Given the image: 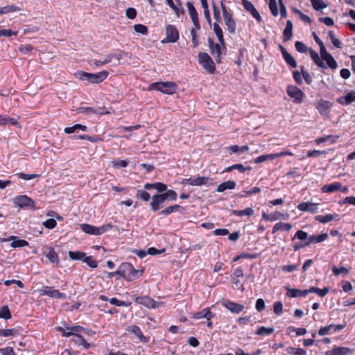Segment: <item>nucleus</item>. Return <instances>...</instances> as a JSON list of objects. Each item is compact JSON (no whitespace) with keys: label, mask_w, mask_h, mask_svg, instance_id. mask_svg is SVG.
<instances>
[{"label":"nucleus","mask_w":355,"mask_h":355,"mask_svg":"<svg viewBox=\"0 0 355 355\" xmlns=\"http://www.w3.org/2000/svg\"><path fill=\"white\" fill-rule=\"evenodd\" d=\"M137 196L146 202L148 201L150 198L149 193L144 190H139L137 191Z\"/></svg>","instance_id":"obj_60"},{"label":"nucleus","mask_w":355,"mask_h":355,"mask_svg":"<svg viewBox=\"0 0 355 355\" xmlns=\"http://www.w3.org/2000/svg\"><path fill=\"white\" fill-rule=\"evenodd\" d=\"M286 351L288 354L294 355H305L306 353L302 348L288 347Z\"/></svg>","instance_id":"obj_48"},{"label":"nucleus","mask_w":355,"mask_h":355,"mask_svg":"<svg viewBox=\"0 0 355 355\" xmlns=\"http://www.w3.org/2000/svg\"><path fill=\"white\" fill-rule=\"evenodd\" d=\"M242 4H243V7L245 8V9L246 10H248V12H250L254 19H256L258 21H261V17L259 13L258 12V11L257 10V9L254 6V5L250 1H249L248 0H243Z\"/></svg>","instance_id":"obj_20"},{"label":"nucleus","mask_w":355,"mask_h":355,"mask_svg":"<svg viewBox=\"0 0 355 355\" xmlns=\"http://www.w3.org/2000/svg\"><path fill=\"white\" fill-rule=\"evenodd\" d=\"M214 317V314L212 312H211L210 308L204 309L203 310L194 313L193 314V318L198 320L205 318L207 320H210Z\"/></svg>","instance_id":"obj_24"},{"label":"nucleus","mask_w":355,"mask_h":355,"mask_svg":"<svg viewBox=\"0 0 355 355\" xmlns=\"http://www.w3.org/2000/svg\"><path fill=\"white\" fill-rule=\"evenodd\" d=\"M40 294L42 295H47L49 297L57 299L66 298V294L60 293L58 290H55L50 286H45L40 290Z\"/></svg>","instance_id":"obj_11"},{"label":"nucleus","mask_w":355,"mask_h":355,"mask_svg":"<svg viewBox=\"0 0 355 355\" xmlns=\"http://www.w3.org/2000/svg\"><path fill=\"white\" fill-rule=\"evenodd\" d=\"M83 261L92 268H96L98 266L96 261L92 256H85V257L83 259Z\"/></svg>","instance_id":"obj_54"},{"label":"nucleus","mask_w":355,"mask_h":355,"mask_svg":"<svg viewBox=\"0 0 355 355\" xmlns=\"http://www.w3.org/2000/svg\"><path fill=\"white\" fill-rule=\"evenodd\" d=\"M213 30L218 40V42H220L221 44H224L225 42H224V38H223V31H222L221 28L220 27V26L218 25V24L214 23Z\"/></svg>","instance_id":"obj_40"},{"label":"nucleus","mask_w":355,"mask_h":355,"mask_svg":"<svg viewBox=\"0 0 355 355\" xmlns=\"http://www.w3.org/2000/svg\"><path fill=\"white\" fill-rule=\"evenodd\" d=\"M332 272L336 276H338L341 274H348L349 270L345 267L337 268L336 266H332Z\"/></svg>","instance_id":"obj_50"},{"label":"nucleus","mask_w":355,"mask_h":355,"mask_svg":"<svg viewBox=\"0 0 355 355\" xmlns=\"http://www.w3.org/2000/svg\"><path fill=\"white\" fill-rule=\"evenodd\" d=\"M254 210L250 207H248L243 210L235 209V210L232 211V214L234 216H239V217H241L243 216H251L254 214Z\"/></svg>","instance_id":"obj_35"},{"label":"nucleus","mask_w":355,"mask_h":355,"mask_svg":"<svg viewBox=\"0 0 355 355\" xmlns=\"http://www.w3.org/2000/svg\"><path fill=\"white\" fill-rule=\"evenodd\" d=\"M269 8L273 16L277 17L279 15L278 6L276 0H269Z\"/></svg>","instance_id":"obj_47"},{"label":"nucleus","mask_w":355,"mask_h":355,"mask_svg":"<svg viewBox=\"0 0 355 355\" xmlns=\"http://www.w3.org/2000/svg\"><path fill=\"white\" fill-rule=\"evenodd\" d=\"M287 94L293 99L295 103H301L304 98L303 92L296 86L289 85L286 89Z\"/></svg>","instance_id":"obj_8"},{"label":"nucleus","mask_w":355,"mask_h":355,"mask_svg":"<svg viewBox=\"0 0 355 355\" xmlns=\"http://www.w3.org/2000/svg\"><path fill=\"white\" fill-rule=\"evenodd\" d=\"M198 61L201 66L209 73H213L215 71V64L211 57L207 53H199Z\"/></svg>","instance_id":"obj_6"},{"label":"nucleus","mask_w":355,"mask_h":355,"mask_svg":"<svg viewBox=\"0 0 355 355\" xmlns=\"http://www.w3.org/2000/svg\"><path fill=\"white\" fill-rule=\"evenodd\" d=\"M86 254L80 251H69V257L72 260H82L85 257Z\"/></svg>","instance_id":"obj_42"},{"label":"nucleus","mask_w":355,"mask_h":355,"mask_svg":"<svg viewBox=\"0 0 355 355\" xmlns=\"http://www.w3.org/2000/svg\"><path fill=\"white\" fill-rule=\"evenodd\" d=\"M275 329L272 327H265L261 326L258 328L256 334L259 336H268L274 332Z\"/></svg>","instance_id":"obj_43"},{"label":"nucleus","mask_w":355,"mask_h":355,"mask_svg":"<svg viewBox=\"0 0 355 355\" xmlns=\"http://www.w3.org/2000/svg\"><path fill=\"white\" fill-rule=\"evenodd\" d=\"M127 331L134 334L141 342L147 343L148 339L144 336L141 329L136 325H130L127 327Z\"/></svg>","instance_id":"obj_21"},{"label":"nucleus","mask_w":355,"mask_h":355,"mask_svg":"<svg viewBox=\"0 0 355 355\" xmlns=\"http://www.w3.org/2000/svg\"><path fill=\"white\" fill-rule=\"evenodd\" d=\"M135 302L148 309H156L163 305L162 302L155 301L148 296L136 297Z\"/></svg>","instance_id":"obj_7"},{"label":"nucleus","mask_w":355,"mask_h":355,"mask_svg":"<svg viewBox=\"0 0 355 355\" xmlns=\"http://www.w3.org/2000/svg\"><path fill=\"white\" fill-rule=\"evenodd\" d=\"M162 195L164 196L165 200L168 199L172 201L176 200L178 197L177 193L173 190H166L164 193H162Z\"/></svg>","instance_id":"obj_51"},{"label":"nucleus","mask_w":355,"mask_h":355,"mask_svg":"<svg viewBox=\"0 0 355 355\" xmlns=\"http://www.w3.org/2000/svg\"><path fill=\"white\" fill-rule=\"evenodd\" d=\"M287 295L290 297H305L308 295V290L287 288Z\"/></svg>","instance_id":"obj_29"},{"label":"nucleus","mask_w":355,"mask_h":355,"mask_svg":"<svg viewBox=\"0 0 355 355\" xmlns=\"http://www.w3.org/2000/svg\"><path fill=\"white\" fill-rule=\"evenodd\" d=\"M274 312L276 315H279L283 311V305L280 301L276 302L273 305Z\"/></svg>","instance_id":"obj_62"},{"label":"nucleus","mask_w":355,"mask_h":355,"mask_svg":"<svg viewBox=\"0 0 355 355\" xmlns=\"http://www.w3.org/2000/svg\"><path fill=\"white\" fill-rule=\"evenodd\" d=\"M150 89L159 91L163 94L171 95L176 93L178 85L174 82H157L150 85Z\"/></svg>","instance_id":"obj_2"},{"label":"nucleus","mask_w":355,"mask_h":355,"mask_svg":"<svg viewBox=\"0 0 355 355\" xmlns=\"http://www.w3.org/2000/svg\"><path fill=\"white\" fill-rule=\"evenodd\" d=\"M292 229V225L288 223H277L272 228V233L275 234L277 231L289 232Z\"/></svg>","instance_id":"obj_30"},{"label":"nucleus","mask_w":355,"mask_h":355,"mask_svg":"<svg viewBox=\"0 0 355 355\" xmlns=\"http://www.w3.org/2000/svg\"><path fill=\"white\" fill-rule=\"evenodd\" d=\"M114 57H115V55L109 54L107 55L103 60H93L92 62L96 67H100L110 63Z\"/></svg>","instance_id":"obj_34"},{"label":"nucleus","mask_w":355,"mask_h":355,"mask_svg":"<svg viewBox=\"0 0 355 355\" xmlns=\"http://www.w3.org/2000/svg\"><path fill=\"white\" fill-rule=\"evenodd\" d=\"M11 318V314L8 306H3L0 309V318L8 320Z\"/></svg>","instance_id":"obj_49"},{"label":"nucleus","mask_w":355,"mask_h":355,"mask_svg":"<svg viewBox=\"0 0 355 355\" xmlns=\"http://www.w3.org/2000/svg\"><path fill=\"white\" fill-rule=\"evenodd\" d=\"M14 204L22 209H35V202L26 195L17 196L13 199Z\"/></svg>","instance_id":"obj_5"},{"label":"nucleus","mask_w":355,"mask_h":355,"mask_svg":"<svg viewBox=\"0 0 355 355\" xmlns=\"http://www.w3.org/2000/svg\"><path fill=\"white\" fill-rule=\"evenodd\" d=\"M227 149L230 154L238 153L239 155H240L244 152L248 151L249 150V147L246 145L242 146H239L238 145H233L227 147Z\"/></svg>","instance_id":"obj_32"},{"label":"nucleus","mask_w":355,"mask_h":355,"mask_svg":"<svg viewBox=\"0 0 355 355\" xmlns=\"http://www.w3.org/2000/svg\"><path fill=\"white\" fill-rule=\"evenodd\" d=\"M288 218V214L284 215V214L279 211L270 214V221H275L280 219H286Z\"/></svg>","instance_id":"obj_46"},{"label":"nucleus","mask_w":355,"mask_h":355,"mask_svg":"<svg viewBox=\"0 0 355 355\" xmlns=\"http://www.w3.org/2000/svg\"><path fill=\"white\" fill-rule=\"evenodd\" d=\"M331 106V104L329 101L322 100L318 103L317 108L320 114H325L327 113Z\"/></svg>","instance_id":"obj_33"},{"label":"nucleus","mask_w":355,"mask_h":355,"mask_svg":"<svg viewBox=\"0 0 355 355\" xmlns=\"http://www.w3.org/2000/svg\"><path fill=\"white\" fill-rule=\"evenodd\" d=\"M336 101L341 105L346 106L355 102V90H351L346 95L340 96Z\"/></svg>","instance_id":"obj_18"},{"label":"nucleus","mask_w":355,"mask_h":355,"mask_svg":"<svg viewBox=\"0 0 355 355\" xmlns=\"http://www.w3.org/2000/svg\"><path fill=\"white\" fill-rule=\"evenodd\" d=\"M221 304L227 309H228L231 313L236 314L241 313L245 308L244 305L230 301L229 300H223L221 301Z\"/></svg>","instance_id":"obj_9"},{"label":"nucleus","mask_w":355,"mask_h":355,"mask_svg":"<svg viewBox=\"0 0 355 355\" xmlns=\"http://www.w3.org/2000/svg\"><path fill=\"white\" fill-rule=\"evenodd\" d=\"M17 176L19 178L23 179V180H30L40 177V175H38V174H26V173H19L17 174Z\"/></svg>","instance_id":"obj_59"},{"label":"nucleus","mask_w":355,"mask_h":355,"mask_svg":"<svg viewBox=\"0 0 355 355\" xmlns=\"http://www.w3.org/2000/svg\"><path fill=\"white\" fill-rule=\"evenodd\" d=\"M221 8L223 11V17L224 19L225 24L227 26V29L231 34H234L236 30V24L235 20L233 19L232 13H230L227 9L225 6L221 1Z\"/></svg>","instance_id":"obj_4"},{"label":"nucleus","mask_w":355,"mask_h":355,"mask_svg":"<svg viewBox=\"0 0 355 355\" xmlns=\"http://www.w3.org/2000/svg\"><path fill=\"white\" fill-rule=\"evenodd\" d=\"M76 77L80 80H87L90 83L98 84L102 83L108 76V71H102L96 73H90L83 71L76 73Z\"/></svg>","instance_id":"obj_1"},{"label":"nucleus","mask_w":355,"mask_h":355,"mask_svg":"<svg viewBox=\"0 0 355 355\" xmlns=\"http://www.w3.org/2000/svg\"><path fill=\"white\" fill-rule=\"evenodd\" d=\"M20 8L15 5H8L4 7H0V15L8 14L10 12L20 10Z\"/></svg>","instance_id":"obj_37"},{"label":"nucleus","mask_w":355,"mask_h":355,"mask_svg":"<svg viewBox=\"0 0 355 355\" xmlns=\"http://www.w3.org/2000/svg\"><path fill=\"white\" fill-rule=\"evenodd\" d=\"M0 353L2 355H16L15 351L12 347L0 348Z\"/></svg>","instance_id":"obj_64"},{"label":"nucleus","mask_w":355,"mask_h":355,"mask_svg":"<svg viewBox=\"0 0 355 355\" xmlns=\"http://www.w3.org/2000/svg\"><path fill=\"white\" fill-rule=\"evenodd\" d=\"M134 29L135 32L138 33H141L142 35H147L148 34V28L146 26L143 24H135L134 26Z\"/></svg>","instance_id":"obj_55"},{"label":"nucleus","mask_w":355,"mask_h":355,"mask_svg":"<svg viewBox=\"0 0 355 355\" xmlns=\"http://www.w3.org/2000/svg\"><path fill=\"white\" fill-rule=\"evenodd\" d=\"M310 1L315 10H320L327 7V3L324 0H310Z\"/></svg>","instance_id":"obj_41"},{"label":"nucleus","mask_w":355,"mask_h":355,"mask_svg":"<svg viewBox=\"0 0 355 355\" xmlns=\"http://www.w3.org/2000/svg\"><path fill=\"white\" fill-rule=\"evenodd\" d=\"M345 324H330L321 327L318 331V334L321 336L331 334L344 329Z\"/></svg>","instance_id":"obj_13"},{"label":"nucleus","mask_w":355,"mask_h":355,"mask_svg":"<svg viewBox=\"0 0 355 355\" xmlns=\"http://www.w3.org/2000/svg\"><path fill=\"white\" fill-rule=\"evenodd\" d=\"M8 241H12L10 246L12 248L26 247L29 245L28 242L26 240L20 239L15 236H10L8 238H0L1 243H6Z\"/></svg>","instance_id":"obj_10"},{"label":"nucleus","mask_w":355,"mask_h":355,"mask_svg":"<svg viewBox=\"0 0 355 355\" xmlns=\"http://www.w3.org/2000/svg\"><path fill=\"white\" fill-rule=\"evenodd\" d=\"M178 208H180V205H178L170 206V207H168L166 209H163L160 212V214H163V215H168V214H171L172 212L175 211V210H177Z\"/></svg>","instance_id":"obj_61"},{"label":"nucleus","mask_w":355,"mask_h":355,"mask_svg":"<svg viewBox=\"0 0 355 355\" xmlns=\"http://www.w3.org/2000/svg\"><path fill=\"white\" fill-rule=\"evenodd\" d=\"M236 184L234 181L228 180V181H226V182H224L220 184L218 186L216 191H217V192L221 193V192L225 191L227 189H230V190L234 189L236 188Z\"/></svg>","instance_id":"obj_28"},{"label":"nucleus","mask_w":355,"mask_h":355,"mask_svg":"<svg viewBox=\"0 0 355 355\" xmlns=\"http://www.w3.org/2000/svg\"><path fill=\"white\" fill-rule=\"evenodd\" d=\"M43 225L47 229H53L57 225V222L53 218H49L43 223Z\"/></svg>","instance_id":"obj_63"},{"label":"nucleus","mask_w":355,"mask_h":355,"mask_svg":"<svg viewBox=\"0 0 355 355\" xmlns=\"http://www.w3.org/2000/svg\"><path fill=\"white\" fill-rule=\"evenodd\" d=\"M80 227L81 230L86 234L98 236L111 230L113 225L110 223H107L100 227H96L90 224L83 223L80 225Z\"/></svg>","instance_id":"obj_3"},{"label":"nucleus","mask_w":355,"mask_h":355,"mask_svg":"<svg viewBox=\"0 0 355 355\" xmlns=\"http://www.w3.org/2000/svg\"><path fill=\"white\" fill-rule=\"evenodd\" d=\"M328 238L327 233L321 234L318 236L311 235L309 237V240L306 241V245L309 246L312 243H318L325 241Z\"/></svg>","instance_id":"obj_27"},{"label":"nucleus","mask_w":355,"mask_h":355,"mask_svg":"<svg viewBox=\"0 0 355 355\" xmlns=\"http://www.w3.org/2000/svg\"><path fill=\"white\" fill-rule=\"evenodd\" d=\"M282 56H283L285 62L288 65H290L293 68L297 67V62H296L295 60L289 53H288L286 51L285 49L282 48Z\"/></svg>","instance_id":"obj_31"},{"label":"nucleus","mask_w":355,"mask_h":355,"mask_svg":"<svg viewBox=\"0 0 355 355\" xmlns=\"http://www.w3.org/2000/svg\"><path fill=\"white\" fill-rule=\"evenodd\" d=\"M320 55H321V58L326 61L327 64H328V66L333 69H335L337 68L338 65H337V63L336 62V60H334V58H333V56L327 51L326 50V48H322V49H320Z\"/></svg>","instance_id":"obj_15"},{"label":"nucleus","mask_w":355,"mask_h":355,"mask_svg":"<svg viewBox=\"0 0 355 355\" xmlns=\"http://www.w3.org/2000/svg\"><path fill=\"white\" fill-rule=\"evenodd\" d=\"M187 6V8L189 10V13L190 15V17L192 19V21L193 23V25H194L196 29L199 30L200 28V25L198 21V12L196 11V8H194L193 5L191 2H188Z\"/></svg>","instance_id":"obj_22"},{"label":"nucleus","mask_w":355,"mask_h":355,"mask_svg":"<svg viewBox=\"0 0 355 355\" xmlns=\"http://www.w3.org/2000/svg\"><path fill=\"white\" fill-rule=\"evenodd\" d=\"M287 330L289 334L292 331H295L297 336H303L306 333V330L304 328H295L294 327H289Z\"/></svg>","instance_id":"obj_58"},{"label":"nucleus","mask_w":355,"mask_h":355,"mask_svg":"<svg viewBox=\"0 0 355 355\" xmlns=\"http://www.w3.org/2000/svg\"><path fill=\"white\" fill-rule=\"evenodd\" d=\"M352 353V350L345 347H334L331 350L327 351L325 355H348Z\"/></svg>","instance_id":"obj_23"},{"label":"nucleus","mask_w":355,"mask_h":355,"mask_svg":"<svg viewBox=\"0 0 355 355\" xmlns=\"http://www.w3.org/2000/svg\"><path fill=\"white\" fill-rule=\"evenodd\" d=\"M110 303L112 305L116 306H129L130 305V302H125L124 301L119 300L115 297H112L109 300Z\"/></svg>","instance_id":"obj_52"},{"label":"nucleus","mask_w":355,"mask_h":355,"mask_svg":"<svg viewBox=\"0 0 355 355\" xmlns=\"http://www.w3.org/2000/svg\"><path fill=\"white\" fill-rule=\"evenodd\" d=\"M309 237V236H308V234L306 232H304L302 230H298V231H297V232L293 237L292 240H295V239H297L301 241H304L306 239H307V241H308Z\"/></svg>","instance_id":"obj_53"},{"label":"nucleus","mask_w":355,"mask_h":355,"mask_svg":"<svg viewBox=\"0 0 355 355\" xmlns=\"http://www.w3.org/2000/svg\"><path fill=\"white\" fill-rule=\"evenodd\" d=\"M340 219V215L337 214H327L324 216H317L315 220L321 223L325 224L331 220H339Z\"/></svg>","instance_id":"obj_25"},{"label":"nucleus","mask_w":355,"mask_h":355,"mask_svg":"<svg viewBox=\"0 0 355 355\" xmlns=\"http://www.w3.org/2000/svg\"><path fill=\"white\" fill-rule=\"evenodd\" d=\"M208 43L211 51V53L215 57V59L217 60L218 59L220 58L221 54V47L225 45V43H214V42L210 38L208 40Z\"/></svg>","instance_id":"obj_17"},{"label":"nucleus","mask_w":355,"mask_h":355,"mask_svg":"<svg viewBox=\"0 0 355 355\" xmlns=\"http://www.w3.org/2000/svg\"><path fill=\"white\" fill-rule=\"evenodd\" d=\"M297 208L301 211H309L312 214H315L318 211V204L311 202H304L300 203L297 206Z\"/></svg>","instance_id":"obj_14"},{"label":"nucleus","mask_w":355,"mask_h":355,"mask_svg":"<svg viewBox=\"0 0 355 355\" xmlns=\"http://www.w3.org/2000/svg\"><path fill=\"white\" fill-rule=\"evenodd\" d=\"M18 34V31H14L11 29H1L0 30V37H11L12 35L16 36Z\"/></svg>","instance_id":"obj_57"},{"label":"nucleus","mask_w":355,"mask_h":355,"mask_svg":"<svg viewBox=\"0 0 355 355\" xmlns=\"http://www.w3.org/2000/svg\"><path fill=\"white\" fill-rule=\"evenodd\" d=\"M212 180L209 177H203V176H193L191 177V186L200 187V186H207L209 187L212 185L211 182Z\"/></svg>","instance_id":"obj_16"},{"label":"nucleus","mask_w":355,"mask_h":355,"mask_svg":"<svg viewBox=\"0 0 355 355\" xmlns=\"http://www.w3.org/2000/svg\"><path fill=\"white\" fill-rule=\"evenodd\" d=\"M78 327H67L66 329H64L62 327H60L58 329L59 331H62V335L64 336L68 337L69 336H73L75 333L73 331H78Z\"/></svg>","instance_id":"obj_44"},{"label":"nucleus","mask_w":355,"mask_h":355,"mask_svg":"<svg viewBox=\"0 0 355 355\" xmlns=\"http://www.w3.org/2000/svg\"><path fill=\"white\" fill-rule=\"evenodd\" d=\"M128 164L127 160L115 159L112 162V166L115 168H125Z\"/></svg>","instance_id":"obj_56"},{"label":"nucleus","mask_w":355,"mask_h":355,"mask_svg":"<svg viewBox=\"0 0 355 355\" xmlns=\"http://www.w3.org/2000/svg\"><path fill=\"white\" fill-rule=\"evenodd\" d=\"M165 200H165L164 196L162 195V193L154 195L152 197V201L150 204L152 210L153 211H156L159 210L161 208L162 205L164 203V202Z\"/></svg>","instance_id":"obj_19"},{"label":"nucleus","mask_w":355,"mask_h":355,"mask_svg":"<svg viewBox=\"0 0 355 355\" xmlns=\"http://www.w3.org/2000/svg\"><path fill=\"white\" fill-rule=\"evenodd\" d=\"M46 257L53 263H58L59 261L58 255L53 249H51L46 254Z\"/></svg>","instance_id":"obj_45"},{"label":"nucleus","mask_w":355,"mask_h":355,"mask_svg":"<svg viewBox=\"0 0 355 355\" xmlns=\"http://www.w3.org/2000/svg\"><path fill=\"white\" fill-rule=\"evenodd\" d=\"M293 24L288 20L286 22V26L284 30V40L285 41L289 40L292 37Z\"/></svg>","instance_id":"obj_39"},{"label":"nucleus","mask_w":355,"mask_h":355,"mask_svg":"<svg viewBox=\"0 0 355 355\" xmlns=\"http://www.w3.org/2000/svg\"><path fill=\"white\" fill-rule=\"evenodd\" d=\"M340 189H341V183L336 182H333L329 184L324 185L321 188V191L322 193H333V192L339 191Z\"/></svg>","instance_id":"obj_26"},{"label":"nucleus","mask_w":355,"mask_h":355,"mask_svg":"<svg viewBox=\"0 0 355 355\" xmlns=\"http://www.w3.org/2000/svg\"><path fill=\"white\" fill-rule=\"evenodd\" d=\"M277 158L275 153L261 155L254 159L255 164H260L267 160H273Z\"/></svg>","instance_id":"obj_36"},{"label":"nucleus","mask_w":355,"mask_h":355,"mask_svg":"<svg viewBox=\"0 0 355 355\" xmlns=\"http://www.w3.org/2000/svg\"><path fill=\"white\" fill-rule=\"evenodd\" d=\"M308 290V294L311 293H315L318 295L320 297H324L329 291V289L327 287H324L322 289L316 288V287H311Z\"/></svg>","instance_id":"obj_38"},{"label":"nucleus","mask_w":355,"mask_h":355,"mask_svg":"<svg viewBox=\"0 0 355 355\" xmlns=\"http://www.w3.org/2000/svg\"><path fill=\"white\" fill-rule=\"evenodd\" d=\"M166 37L163 42H175L179 39V33L173 25H168L166 28Z\"/></svg>","instance_id":"obj_12"}]
</instances>
